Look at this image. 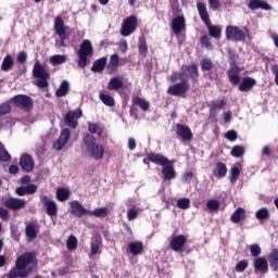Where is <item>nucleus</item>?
Returning a JSON list of instances; mask_svg holds the SVG:
<instances>
[{"label": "nucleus", "instance_id": "f257e3e1", "mask_svg": "<svg viewBox=\"0 0 278 278\" xmlns=\"http://www.w3.org/2000/svg\"><path fill=\"white\" fill-rule=\"evenodd\" d=\"M38 267L36 253L27 252L20 255L15 262V266L10 269L8 278H27Z\"/></svg>", "mask_w": 278, "mask_h": 278}, {"label": "nucleus", "instance_id": "f03ea898", "mask_svg": "<svg viewBox=\"0 0 278 278\" xmlns=\"http://www.w3.org/2000/svg\"><path fill=\"white\" fill-rule=\"evenodd\" d=\"M197 10L201 21L206 25L208 29V36L212 38H216V40H220V36L223 34V28L217 25H212V21L210 20V13L207 12V7L203 2H197Z\"/></svg>", "mask_w": 278, "mask_h": 278}, {"label": "nucleus", "instance_id": "7ed1b4c3", "mask_svg": "<svg viewBox=\"0 0 278 278\" xmlns=\"http://www.w3.org/2000/svg\"><path fill=\"white\" fill-rule=\"evenodd\" d=\"M83 142L86 148V153L88 157L92 160H103L105 155V148L101 143H97L94 136L87 134L83 137Z\"/></svg>", "mask_w": 278, "mask_h": 278}, {"label": "nucleus", "instance_id": "20e7f679", "mask_svg": "<svg viewBox=\"0 0 278 278\" xmlns=\"http://www.w3.org/2000/svg\"><path fill=\"white\" fill-rule=\"evenodd\" d=\"M33 77L36 79L34 80V85L37 86V88H40L41 90H47L49 88V78L51 77V74L45 70L40 64V61H37L33 67Z\"/></svg>", "mask_w": 278, "mask_h": 278}, {"label": "nucleus", "instance_id": "39448f33", "mask_svg": "<svg viewBox=\"0 0 278 278\" xmlns=\"http://www.w3.org/2000/svg\"><path fill=\"white\" fill-rule=\"evenodd\" d=\"M88 55H92V42L85 39L78 50V66L79 68H86L88 64Z\"/></svg>", "mask_w": 278, "mask_h": 278}, {"label": "nucleus", "instance_id": "423d86ee", "mask_svg": "<svg viewBox=\"0 0 278 278\" xmlns=\"http://www.w3.org/2000/svg\"><path fill=\"white\" fill-rule=\"evenodd\" d=\"M54 31L60 39V47H66V40H68V34L66 33V26L62 17H56L54 21Z\"/></svg>", "mask_w": 278, "mask_h": 278}, {"label": "nucleus", "instance_id": "0eeeda50", "mask_svg": "<svg viewBox=\"0 0 278 278\" xmlns=\"http://www.w3.org/2000/svg\"><path fill=\"white\" fill-rule=\"evenodd\" d=\"M226 38L227 40H233L235 42H242L247 40V33L238 26H227Z\"/></svg>", "mask_w": 278, "mask_h": 278}, {"label": "nucleus", "instance_id": "6e6552de", "mask_svg": "<svg viewBox=\"0 0 278 278\" xmlns=\"http://www.w3.org/2000/svg\"><path fill=\"white\" fill-rule=\"evenodd\" d=\"M138 27V18L136 16H129L124 20L121 28V34L124 37L131 36Z\"/></svg>", "mask_w": 278, "mask_h": 278}, {"label": "nucleus", "instance_id": "1a4fd4ad", "mask_svg": "<svg viewBox=\"0 0 278 278\" xmlns=\"http://www.w3.org/2000/svg\"><path fill=\"white\" fill-rule=\"evenodd\" d=\"M12 102L14 103L15 108H20V110H24L25 112H29L31 108H34V101L29 96H15L12 98Z\"/></svg>", "mask_w": 278, "mask_h": 278}, {"label": "nucleus", "instance_id": "9d476101", "mask_svg": "<svg viewBox=\"0 0 278 278\" xmlns=\"http://www.w3.org/2000/svg\"><path fill=\"white\" fill-rule=\"evenodd\" d=\"M83 113L81 110L77 109L75 111H70L66 113L64 117V123L67 127H71L72 129H76L77 125H79L78 121L81 118Z\"/></svg>", "mask_w": 278, "mask_h": 278}, {"label": "nucleus", "instance_id": "9b49d317", "mask_svg": "<svg viewBox=\"0 0 278 278\" xmlns=\"http://www.w3.org/2000/svg\"><path fill=\"white\" fill-rule=\"evenodd\" d=\"M40 201L46 207V213L48 216H50V218L58 216V203H55V201L49 199L47 195H40Z\"/></svg>", "mask_w": 278, "mask_h": 278}, {"label": "nucleus", "instance_id": "f8f14e48", "mask_svg": "<svg viewBox=\"0 0 278 278\" xmlns=\"http://www.w3.org/2000/svg\"><path fill=\"white\" fill-rule=\"evenodd\" d=\"M70 207H71L70 214H72L73 216H76V218H81L90 214V211L84 207V205H81L80 202L77 200L71 201Z\"/></svg>", "mask_w": 278, "mask_h": 278}, {"label": "nucleus", "instance_id": "ddd939ff", "mask_svg": "<svg viewBox=\"0 0 278 278\" xmlns=\"http://www.w3.org/2000/svg\"><path fill=\"white\" fill-rule=\"evenodd\" d=\"M70 140H71V129L64 128L61 131L59 139L54 141L53 149H55L56 151H62V149H64L66 144H68Z\"/></svg>", "mask_w": 278, "mask_h": 278}, {"label": "nucleus", "instance_id": "4468645a", "mask_svg": "<svg viewBox=\"0 0 278 278\" xmlns=\"http://www.w3.org/2000/svg\"><path fill=\"white\" fill-rule=\"evenodd\" d=\"M3 205L8 210H13L14 212H18V210H23V207L27 205V201H25V199L9 198L4 201Z\"/></svg>", "mask_w": 278, "mask_h": 278}, {"label": "nucleus", "instance_id": "2eb2a0df", "mask_svg": "<svg viewBox=\"0 0 278 278\" xmlns=\"http://www.w3.org/2000/svg\"><path fill=\"white\" fill-rule=\"evenodd\" d=\"M186 236L178 235V236H172L169 240V247L172 251H175L176 253H179V251H184V247H186Z\"/></svg>", "mask_w": 278, "mask_h": 278}, {"label": "nucleus", "instance_id": "dca6fc26", "mask_svg": "<svg viewBox=\"0 0 278 278\" xmlns=\"http://www.w3.org/2000/svg\"><path fill=\"white\" fill-rule=\"evenodd\" d=\"M190 90V84L188 83H177L170 87H168L167 92L173 97H180V94H185Z\"/></svg>", "mask_w": 278, "mask_h": 278}, {"label": "nucleus", "instance_id": "f3484780", "mask_svg": "<svg viewBox=\"0 0 278 278\" xmlns=\"http://www.w3.org/2000/svg\"><path fill=\"white\" fill-rule=\"evenodd\" d=\"M176 135L178 138H181V140H185V142L192 140V130L188 126L176 124Z\"/></svg>", "mask_w": 278, "mask_h": 278}, {"label": "nucleus", "instance_id": "a211bd4d", "mask_svg": "<svg viewBox=\"0 0 278 278\" xmlns=\"http://www.w3.org/2000/svg\"><path fill=\"white\" fill-rule=\"evenodd\" d=\"M20 166L22 170H25L26 173H31L34 170V159L29 156V154H22L20 157Z\"/></svg>", "mask_w": 278, "mask_h": 278}, {"label": "nucleus", "instance_id": "6ab92c4d", "mask_svg": "<svg viewBox=\"0 0 278 278\" xmlns=\"http://www.w3.org/2000/svg\"><path fill=\"white\" fill-rule=\"evenodd\" d=\"M253 266L255 273H263V275L268 273V261L265 257H255L253 260Z\"/></svg>", "mask_w": 278, "mask_h": 278}, {"label": "nucleus", "instance_id": "aec40b11", "mask_svg": "<svg viewBox=\"0 0 278 278\" xmlns=\"http://www.w3.org/2000/svg\"><path fill=\"white\" fill-rule=\"evenodd\" d=\"M91 252L89 254L90 260H92L93 255H101L102 249H103V241L101 240V237H96L91 240Z\"/></svg>", "mask_w": 278, "mask_h": 278}, {"label": "nucleus", "instance_id": "412c9836", "mask_svg": "<svg viewBox=\"0 0 278 278\" xmlns=\"http://www.w3.org/2000/svg\"><path fill=\"white\" fill-rule=\"evenodd\" d=\"M38 186L36 185L21 186L15 189V194L17 197H25L27 194H36Z\"/></svg>", "mask_w": 278, "mask_h": 278}, {"label": "nucleus", "instance_id": "4be33fe9", "mask_svg": "<svg viewBox=\"0 0 278 278\" xmlns=\"http://www.w3.org/2000/svg\"><path fill=\"white\" fill-rule=\"evenodd\" d=\"M174 164L175 161H169V163L163 165L162 174L167 181H170V179H175L176 177L175 167L173 166Z\"/></svg>", "mask_w": 278, "mask_h": 278}, {"label": "nucleus", "instance_id": "5701e85b", "mask_svg": "<svg viewBox=\"0 0 278 278\" xmlns=\"http://www.w3.org/2000/svg\"><path fill=\"white\" fill-rule=\"evenodd\" d=\"M257 84V80H255L252 77H245L242 79L239 90L240 92H249L250 90H253V87Z\"/></svg>", "mask_w": 278, "mask_h": 278}, {"label": "nucleus", "instance_id": "b1692460", "mask_svg": "<svg viewBox=\"0 0 278 278\" xmlns=\"http://www.w3.org/2000/svg\"><path fill=\"white\" fill-rule=\"evenodd\" d=\"M248 8L250 10H270V4H268L266 1L264 0H250V2L248 3Z\"/></svg>", "mask_w": 278, "mask_h": 278}, {"label": "nucleus", "instance_id": "393cba45", "mask_svg": "<svg viewBox=\"0 0 278 278\" xmlns=\"http://www.w3.org/2000/svg\"><path fill=\"white\" fill-rule=\"evenodd\" d=\"M174 34H181L186 29V18L178 16L172 23Z\"/></svg>", "mask_w": 278, "mask_h": 278}, {"label": "nucleus", "instance_id": "a878e982", "mask_svg": "<svg viewBox=\"0 0 278 278\" xmlns=\"http://www.w3.org/2000/svg\"><path fill=\"white\" fill-rule=\"evenodd\" d=\"M149 160L150 162H153V164H160L161 166H166V164H170V161L162 154L152 153L149 155Z\"/></svg>", "mask_w": 278, "mask_h": 278}, {"label": "nucleus", "instance_id": "bb28decb", "mask_svg": "<svg viewBox=\"0 0 278 278\" xmlns=\"http://www.w3.org/2000/svg\"><path fill=\"white\" fill-rule=\"evenodd\" d=\"M128 249L132 255H140L144 251L142 241H132L128 244Z\"/></svg>", "mask_w": 278, "mask_h": 278}, {"label": "nucleus", "instance_id": "cd10ccee", "mask_svg": "<svg viewBox=\"0 0 278 278\" xmlns=\"http://www.w3.org/2000/svg\"><path fill=\"white\" fill-rule=\"evenodd\" d=\"M245 218H247V211L242 207H239L231 215L230 220H231V223H235L236 225H238V223H240V220H244Z\"/></svg>", "mask_w": 278, "mask_h": 278}, {"label": "nucleus", "instance_id": "c85d7f7f", "mask_svg": "<svg viewBox=\"0 0 278 278\" xmlns=\"http://www.w3.org/2000/svg\"><path fill=\"white\" fill-rule=\"evenodd\" d=\"M213 175H215V177H218V179H223V177H226L227 175V165H225V163H217L214 170H213Z\"/></svg>", "mask_w": 278, "mask_h": 278}, {"label": "nucleus", "instance_id": "c756f323", "mask_svg": "<svg viewBox=\"0 0 278 278\" xmlns=\"http://www.w3.org/2000/svg\"><path fill=\"white\" fill-rule=\"evenodd\" d=\"M132 103L134 105L140 108V110H142L143 112H149V108H151V103H149V101L140 97H135L132 99Z\"/></svg>", "mask_w": 278, "mask_h": 278}, {"label": "nucleus", "instance_id": "7c9ffc66", "mask_svg": "<svg viewBox=\"0 0 278 278\" xmlns=\"http://www.w3.org/2000/svg\"><path fill=\"white\" fill-rule=\"evenodd\" d=\"M228 77L232 86H238L240 84V72H238V68L231 67L228 71Z\"/></svg>", "mask_w": 278, "mask_h": 278}, {"label": "nucleus", "instance_id": "2f4dec72", "mask_svg": "<svg viewBox=\"0 0 278 278\" xmlns=\"http://www.w3.org/2000/svg\"><path fill=\"white\" fill-rule=\"evenodd\" d=\"M66 60H68L66 54H54L49 58V62L52 64V66H60V64H66Z\"/></svg>", "mask_w": 278, "mask_h": 278}, {"label": "nucleus", "instance_id": "473e14b6", "mask_svg": "<svg viewBox=\"0 0 278 278\" xmlns=\"http://www.w3.org/2000/svg\"><path fill=\"white\" fill-rule=\"evenodd\" d=\"M70 90L71 84L68 83V80H63L59 87V90H56L55 96L59 98L66 97Z\"/></svg>", "mask_w": 278, "mask_h": 278}, {"label": "nucleus", "instance_id": "72a5a7b5", "mask_svg": "<svg viewBox=\"0 0 278 278\" xmlns=\"http://www.w3.org/2000/svg\"><path fill=\"white\" fill-rule=\"evenodd\" d=\"M105 64H108L106 58H101V59L94 61L91 66L92 73H101V71H103V68H105Z\"/></svg>", "mask_w": 278, "mask_h": 278}, {"label": "nucleus", "instance_id": "f704fd0d", "mask_svg": "<svg viewBox=\"0 0 278 278\" xmlns=\"http://www.w3.org/2000/svg\"><path fill=\"white\" fill-rule=\"evenodd\" d=\"M271 270L277 273L278 270V250H273L268 256Z\"/></svg>", "mask_w": 278, "mask_h": 278}, {"label": "nucleus", "instance_id": "c9c22d12", "mask_svg": "<svg viewBox=\"0 0 278 278\" xmlns=\"http://www.w3.org/2000/svg\"><path fill=\"white\" fill-rule=\"evenodd\" d=\"M123 88V80L118 77H113L110 79L108 85V90H121Z\"/></svg>", "mask_w": 278, "mask_h": 278}, {"label": "nucleus", "instance_id": "e433bc0d", "mask_svg": "<svg viewBox=\"0 0 278 278\" xmlns=\"http://www.w3.org/2000/svg\"><path fill=\"white\" fill-rule=\"evenodd\" d=\"M12 68H14V60L12 59V55L8 54L2 61L1 70L8 72L12 71Z\"/></svg>", "mask_w": 278, "mask_h": 278}, {"label": "nucleus", "instance_id": "4c0bfd02", "mask_svg": "<svg viewBox=\"0 0 278 278\" xmlns=\"http://www.w3.org/2000/svg\"><path fill=\"white\" fill-rule=\"evenodd\" d=\"M71 197V191L66 188H59L56 190V199L58 201L64 202V201H68Z\"/></svg>", "mask_w": 278, "mask_h": 278}, {"label": "nucleus", "instance_id": "58836bf2", "mask_svg": "<svg viewBox=\"0 0 278 278\" xmlns=\"http://www.w3.org/2000/svg\"><path fill=\"white\" fill-rule=\"evenodd\" d=\"M206 207H207L208 212L216 213L220 210V201H218L216 199H210L206 202Z\"/></svg>", "mask_w": 278, "mask_h": 278}, {"label": "nucleus", "instance_id": "ea45409f", "mask_svg": "<svg viewBox=\"0 0 278 278\" xmlns=\"http://www.w3.org/2000/svg\"><path fill=\"white\" fill-rule=\"evenodd\" d=\"M110 214V208L108 207H98L93 211H90L89 216H96V218H101Z\"/></svg>", "mask_w": 278, "mask_h": 278}, {"label": "nucleus", "instance_id": "a19ab883", "mask_svg": "<svg viewBox=\"0 0 278 278\" xmlns=\"http://www.w3.org/2000/svg\"><path fill=\"white\" fill-rule=\"evenodd\" d=\"M99 99L100 101H102V103H104V105H106L108 108H114L115 105V101H114V97L110 96V94H105V93H100L99 94Z\"/></svg>", "mask_w": 278, "mask_h": 278}, {"label": "nucleus", "instance_id": "79ce46f5", "mask_svg": "<svg viewBox=\"0 0 278 278\" xmlns=\"http://www.w3.org/2000/svg\"><path fill=\"white\" fill-rule=\"evenodd\" d=\"M88 131L98 135L99 138L103 136V128L97 123H88Z\"/></svg>", "mask_w": 278, "mask_h": 278}, {"label": "nucleus", "instance_id": "37998d69", "mask_svg": "<svg viewBox=\"0 0 278 278\" xmlns=\"http://www.w3.org/2000/svg\"><path fill=\"white\" fill-rule=\"evenodd\" d=\"M255 217L258 220H268V218H270V211H268L266 207H262L256 211Z\"/></svg>", "mask_w": 278, "mask_h": 278}, {"label": "nucleus", "instance_id": "c03bdc74", "mask_svg": "<svg viewBox=\"0 0 278 278\" xmlns=\"http://www.w3.org/2000/svg\"><path fill=\"white\" fill-rule=\"evenodd\" d=\"M138 51L140 55H147L149 52V47H147V39L142 35L139 37Z\"/></svg>", "mask_w": 278, "mask_h": 278}, {"label": "nucleus", "instance_id": "a18cd8bd", "mask_svg": "<svg viewBox=\"0 0 278 278\" xmlns=\"http://www.w3.org/2000/svg\"><path fill=\"white\" fill-rule=\"evenodd\" d=\"M186 73L190 79H197L199 77V67L197 65H188L186 66Z\"/></svg>", "mask_w": 278, "mask_h": 278}, {"label": "nucleus", "instance_id": "49530a36", "mask_svg": "<svg viewBox=\"0 0 278 278\" xmlns=\"http://www.w3.org/2000/svg\"><path fill=\"white\" fill-rule=\"evenodd\" d=\"M10 160H12V156L8 150H5V147H3V144L0 142V162H10Z\"/></svg>", "mask_w": 278, "mask_h": 278}, {"label": "nucleus", "instance_id": "de8ad7c7", "mask_svg": "<svg viewBox=\"0 0 278 278\" xmlns=\"http://www.w3.org/2000/svg\"><path fill=\"white\" fill-rule=\"evenodd\" d=\"M109 71H116L118 68V54H112L109 65H108Z\"/></svg>", "mask_w": 278, "mask_h": 278}, {"label": "nucleus", "instance_id": "09e8293b", "mask_svg": "<svg viewBox=\"0 0 278 278\" xmlns=\"http://www.w3.org/2000/svg\"><path fill=\"white\" fill-rule=\"evenodd\" d=\"M141 212L142 211L140 208H136V206L128 208L127 211L128 220H136V218H138V214H140Z\"/></svg>", "mask_w": 278, "mask_h": 278}, {"label": "nucleus", "instance_id": "8fccbe9b", "mask_svg": "<svg viewBox=\"0 0 278 278\" xmlns=\"http://www.w3.org/2000/svg\"><path fill=\"white\" fill-rule=\"evenodd\" d=\"M66 245H67V251H75V249H77V237L71 235L67 238Z\"/></svg>", "mask_w": 278, "mask_h": 278}, {"label": "nucleus", "instance_id": "3c124183", "mask_svg": "<svg viewBox=\"0 0 278 278\" xmlns=\"http://www.w3.org/2000/svg\"><path fill=\"white\" fill-rule=\"evenodd\" d=\"M177 207H179V210H188L190 207V199L180 198L177 201Z\"/></svg>", "mask_w": 278, "mask_h": 278}, {"label": "nucleus", "instance_id": "603ef678", "mask_svg": "<svg viewBox=\"0 0 278 278\" xmlns=\"http://www.w3.org/2000/svg\"><path fill=\"white\" fill-rule=\"evenodd\" d=\"M231 155L233 157H242V155H244V147H242V146H235L231 149Z\"/></svg>", "mask_w": 278, "mask_h": 278}, {"label": "nucleus", "instance_id": "864d4df0", "mask_svg": "<svg viewBox=\"0 0 278 278\" xmlns=\"http://www.w3.org/2000/svg\"><path fill=\"white\" fill-rule=\"evenodd\" d=\"M25 233L27 238L34 240V238H36V227L33 224L27 225L25 228Z\"/></svg>", "mask_w": 278, "mask_h": 278}, {"label": "nucleus", "instance_id": "5fc2aeb1", "mask_svg": "<svg viewBox=\"0 0 278 278\" xmlns=\"http://www.w3.org/2000/svg\"><path fill=\"white\" fill-rule=\"evenodd\" d=\"M210 10H213V12H218L219 8H223V3H220V0H207Z\"/></svg>", "mask_w": 278, "mask_h": 278}, {"label": "nucleus", "instance_id": "6e6d98bb", "mask_svg": "<svg viewBox=\"0 0 278 278\" xmlns=\"http://www.w3.org/2000/svg\"><path fill=\"white\" fill-rule=\"evenodd\" d=\"M240 177V168L232 167L230 170V181L231 184H236L238 181V178Z\"/></svg>", "mask_w": 278, "mask_h": 278}, {"label": "nucleus", "instance_id": "4d7b16f0", "mask_svg": "<svg viewBox=\"0 0 278 278\" xmlns=\"http://www.w3.org/2000/svg\"><path fill=\"white\" fill-rule=\"evenodd\" d=\"M227 105V100H217L212 102V110H223Z\"/></svg>", "mask_w": 278, "mask_h": 278}, {"label": "nucleus", "instance_id": "13d9d810", "mask_svg": "<svg viewBox=\"0 0 278 278\" xmlns=\"http://www.w3.org/2000/svg\"><path fill=\"white\" fill-rule=\"evenodd\" d=\"M245 268H249L248 261H240L235 267L237 273H244Z\"/></svg>", "mask_w": 278, "mask_h": 278}, {"label": "nucleus", "instance_id": "bf43d9fd", "mask_svg": "<svg viewBox=\"0 0 278 278\" xmlns=\"http://www.w3.org/2000/svg\"><path fill=\"white\" fill-rule=\"evenodd\" d=\"M250 253L252 257H258V255L262 254V248H260L257 244H252L250 247Z\"/></svg>", "mask_w": 278, "mask_h": 278}, {"label": "nucleus", "instance_id": "052dcab7", "mask_svg": "<svg viewBox=\"0 0 278 278\" xmlns=\"http://www.w3.org/2000/svg\"><path fill=\"white\" fill-rule=\"evenodd\" d=\"M212 61L210 59H203L201 61V68L202 71H212Z\"/></svg>", "mask_w": 278, "mask_h": 278}, {"label": "nucleus", "instance_id": "680f3d73", "mask_svg": "<svg viewBox=\"0 0 278 278\" xmlns=\"http://www.w3.org/2000/svg\"><path fill=\"white\" fill-rule=\"evenodd\" d=\"M12 108L8 103H2L0 105V116H5V114H10Z\"/></svg>", "mask_w": 278, "mask_h": 278}, {"label": "nucleus", "instance_id": "e2e57ef3", "mask_svg": "<svg viewBox=\"0 0 278 278\" xmlns=\"http://www.w3.org/2000/svg\"><path fill=\"white\" fill-rule=\"evenodd\" d=\"M17 62H18V64H25V62H27V52H25V51L18 52Z\"/></svg>", "mask_w": 278, "mask_h": 278}, {"label": "nucleus", "instance_id": "0e129e2a", "mask_svg": "<svg viewBox=\"0 0 278 278\" xmlns=\"http://www.w3.org/2000/svg\"><path fill=\"white\" fill-rule=\"evenodd\" d=\"M179 74V80L181 81L180 84H188V72L181 68V72Z\"/></svg>", "mask_w": 278, "mask_h": 278}, {"label": "nucleus", "instance_id": "69168bd1", "mask_svg": "<svg viewBox=\"0 0 278 278\" xmlns=\"http://www.w3.org/2000/svg\"><path fill=\"white\" fill-rule=\"evenodd\" d=\"M226 138L227 140H230V142H233V140L238 139V132H236L235 130H229L226 132Z\"/></svg>", "mask_w": 278, "mask_h": 278}, {"label": "nucleus", "instance_id": "338daca9", "mask_svg": "<svg viewBox=\"0 0 278 278\" xmlns=\"http://www.w3.org/2000/svg\"><path fill=\"white\" fill-rule=\"evenodd\" d=\"M201 43L204 45L206 49H212V42L210 41V37L203 36L201 38Z\"/></svg>", "mask_w": 278, "mask_h": 278}, {"label": "nucleus", "instance_id": "774afa93", "mask_svg": "<svg viewBox=\"0 0 278 278\" xmlns=\"http://www.w3.org/2000/svg\"><path fill=\"white\" fill-rule=\"evenodd\" d=\"M271 73L275 75V84L278 86V65L271 66Z\"/></svg>", "mask_w": 278, "mask_h": 278}]
</instances>
